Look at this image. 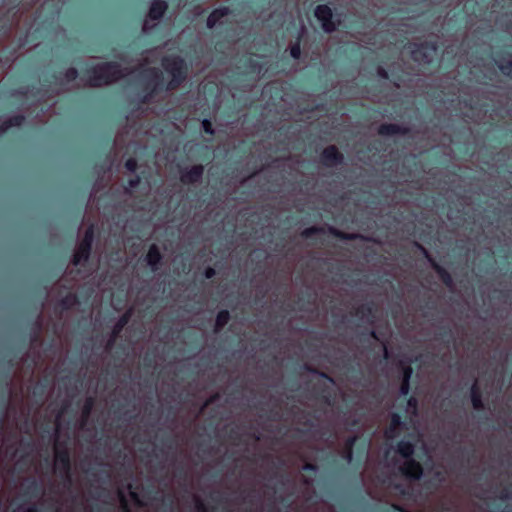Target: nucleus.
Wrapping results in <instances>:
<instances>
[{"label": "nucleus", "instance_id": "nucleus-1", "mask_svg": "<svg viewBox=\"0 0 512 512\" xmlns=\"http://www.w3.org/2000/svg\"><path fill=\"white\" fill-rule=\"evenodd\" d=\"M132 72L127 68L122 69L116 63H101L89 71L87 83L90 87H102L113 84Z\"/></svg>", "mask_w": 512, "mask_h": 512}, {"label": "nucleus", "instance_id": "nucleus-2", "mask_svg": "<svg viewBox=\"0 0 512 512\" xmlns=\"http://www.w3.org/2000/svg\"><path fill=\"white\" fill-rule=\"evenodd\" d=\"M161 65L164 71L169 76L166 89L168 91H175L187 79V65L180 56H166L162 59Z\"/></svg>", "mask_w": 512, "mask_h": 512}, {"label": "nucleus", "instance_id": "nucleus-3", "mask_svg": "<svg viewBox=\"0 0 512 512\" xmlns=\"http://www.w3.org/2000/svg\"><path fill=\"white\" fill-rule=\"evenodd\" d=\"M66 408H62L54 418V467L58 469L65 477L69 478L70 473V457L68 450L58 442V434L60 430V419Z\"/></svg>", "mask_w": 512, "mask_h": 512}, {"label": "nucleus", "instance_id": "nucleus-4", "mask_svg": "<svg viewBox=\"0 0 512 512\" xmlns=\"http://www.w3.org/2000/svg\"><path fill=\"white\" fill-rule=\"evenodd\" d=\"M83 231V236L76 245V248L74 250L71 263L73 265H78L82 261H85L88 259L91 251V245L93 242V236H94V226L93 224L86 225L83 223L80 231Z\"/></svg>", "mask_w": 512, "mask_h": 512}, {"label": "nucleus", "instance_id": "nucleus-5", "mask_svg": "<svg viewBox=\"0 0 512 512\" xmlns=\"http://www.w3.org/2000/svg\"><path fill=\"white\" fill-rule=\"evenodd\" d=\"M144 92L143 103L152 101L156 93L163 88V75L159 69L151 68L143 70Z\"/></svg>", "mask_w": 512, "mask_h": 512}, {"label": "nucleus", "instance_id": "nucleus-6", "mask_svg": "<svg viewBox=\"0 0 512 512\" xmlns=\"http://www.w3.org/2000/svg\"><path fill=\"white\" fill-rule=\"evenodd\" d=\"M168 5L163 0H153L143 23V31L153 29L165 14Z\"/></svg>", "mask_w": 512, "mask_h": 512}, {"label": "nucleus", "instance_id": "nucleus-7", "mask_svg": "<svg viewBox=\"0 0 512 512\" xmlns=\"http://www.w3.org/2000/svg\"><path fill=\"white\" fill-rule=\"evenodd\" d=\"M315 17L321 22L325 32L331 33L336 30V24L332 21L333 13L328 5H318L315 9Z\"/></svg>", "mask_w": 512, "mask_h": 512}, {"label": "nucleus", "instance_id": "nucleus-8", "mask_svg": "<svg viewBox=\"0 0 512 512\" xmlns=\"http://www.w3.org/2000/svg\"><path fill=\"white\" fill-rule=\"evenodd\" d=\"M399 469L405 477L415 480L420 479V477L423 474L422 466L420 465L419 462L413 459H408L404 461Z\"/></svg>", "mask_w": 512, "mask_h": 512}, {"label": "nucleus", "instance_id": "nucleus-9", "mask_svg": "<svg viewBox=\"0 0 512 512\" xmlns=\"http://www.w3.org/2000/svg\"><path fill=\"white\" fill-rule=\"evenodd\" d=\"M204 168L202 165H194L189 170L183 172L180 180L184 184H193L201 180Z\"/></svg>", "mask_w": 512, "mask_h": 512}, {"label": "nucleus", "instance_id": "nucleus-10", "mask_svg": "<svg viewBox=\"0 0 512 512\" xmlns=\"http://www.w3.org/2000/svg\"><path fill=\"white\" fill-rule=\"evenodd\" d=\"M342 158V155L334 145L326 147L322 152V159L328 166L336 165L342 161Z\"/></svg>", "mask_w": 512, "mask_h": 512}, {"label": "nucleus", "instance_id": "nucleus-11", "mask_svg": "<svg viewBox=\"0 0 512 512\" xmlns=\"http://www.w3.org/2000/svg\"><path fill=\"white\" fill-rule=\"evenodd\" d=\"M436 48L434 46L428 47V46H421L418 49L412 50V57L415 61L429 63L431 62L432 58L430 55V52H435Z\"/></svg>", "mask_w": 512, "mask_h": 512}, {"label": "nucleus", "instance_id": "nucleus-12", "mask_svg": "<svg viewBox=\"0 0 512 512\" xmlns=\"http://www.w3.org/2000/svg\"><path fill=\"white\" fill-rule=\"evenodd\" d=\"M228 13L229 9L226 7L215 9L214 11H212L207 18L208 28H213L223 17L228 15Z\"/></svg>", "mask_w": 512, "mask_h": 512}, {"label": "nucleus", "instance_id": "nucleus-13", "mask_svg": "<svg viewBox=\"0 0 512 512\" xmlns=\"http://www.w3.org/2000/svg\"><path fill=\"white\" fill-rule=\"evenodd\" d=\"M406 129L402 130L400 126L396 124H382L378 128V133L380 135H395V134H404L406 133Z\"/></svg>", "mask_w": 512, "mask_h": 512}, {"label": "nucleus", "instance_id": "nucleus-14", "mask_svg": "<svg viewBox=\"0 0 512 512\" xmlns=\"http://www.w3.org/2000/svg\"><path fill=\"white\" fill-rule=\"evenodd\" d=\"M471 400H472L474 409L479 410V409L483 408L480 388L478 386L477 380L474 381V383L471 387Z\"/></svg>", "mask_w": 512, "mask_h": 512}, {"label": "nucleus", "instance_id": "nucleus-15", "mask_svg": "<svg viewBox=\"0 0 512 512\" xmlns=\"http://www.w3.org/2000/svg\"><path fill=\"white\" fill-rule=\"evenodd\" d=\"M147 263L155 267L161 260V254L157 247V245L152 244L148 250L147 256H146Z\"/></svg>", "mask_w": 512, "mask_h": 512}, {"label": "nucleus", "instance_id": "nucleus-16", "mask_svg": "<svg viewBox=\"0 0 512 512\" xmlns=\"http://www.w3.org/2000/svg\"><path fill=\"white\" fill-rule=\"evenodd\" d=\"M25 118L22 115H14L8 118L1 126H0V134L5 132L8 128L12 126H20L24 122Z\"/></svg>", "mask_w": 512, "mask_h": 512}, {"label": "nucleus", "instance_id": "nucleus-17", "mask_svg": "<svg viewBox=\"0 0 512 512\" xmlns=\"http://www.w3.org/2000/svg\"><path fill=\"white\" fill-rule=\"evenodd\" d=\"M93 406H94V399L92 397H88L86 398L84 404H83V407H82V411H81V424L84 425L85 422L88 420L89 416H90V413L93 409Z\"/></svg>", "mask_w": 512, "mask_h": 512}, {"label": "nucleus", "instance_id": "nucleus-18", "mask_svg": "<svg viewBox=\"0 0 512 512\" xmlns=\"http://www.w3.org/2000/svg\"><path fill=\"white\" fill-rule=\"evenodd\" d=\"M397 451L404 458L410 459L414 453V446L409 442H400Z\"/></svg>", "mask_w": 512, "mask_h": 512}, {"label": "nucleus", "instance_id": "nucleus-19", "mask_svg": "<svg viewBox=\"0 0 512 512\" xmlns=\"http://www.w3.org/2000/svg\"><path fill=\"white\" fill-rule=\"evenodd\" d=\"M229 312L226 310L220 311L215 321V331L221 330L229 321Z\"/></svg>", "mask_w": 512, "mask_h": 512}, {"label": "nucleus", "instance_id": "nucleus-20", "mask_svg": "<svg viewBox=\"0 0 512 512\" xmlns=\"http://www.w3.org/2000/svg\"><path fill=\"white\" fill-rule=\"evenodd\" d=\"M77 304L78 300L75 294H69L61 301V305L65 309H70Z\"/></svg>", "mask_w": 512, "mask_h": 512}, {"label": "nucleus", "instance_id": "nucleus-21", "mask_svg": "<svg viewBox=\"0 0 512 512\" xmlns=\"http://www.w3.org/2000/svg\"><path fill=\"white\" fill-rule=\"evenodd\" d=\"M499 67L504 74L512 77V56L501 61Z\"/></svg>", "mask_w": 512, "mask_h": 512}, {"label": "nucleus", "instance_id": "nucleus-22", "mask_svg": "<svg viewBox=\"0 0 512 512\" xmlns=\"http://www.w3.org/2000/svg\"><path fill=\"white\" fill-rule=\"evenodd\" d=\"M117 494L119 498L120 508L123 510V512H131L130 508L128 507V502L126 500L124 492L119 489Z\"/></svg>", "mask_w": 512, "mask_h": 512}, {"label": "nucleus", "instance_id": "nucleus-23", "mask_svg": "<svg viewBox=\"0 0 512 512\" xmlns=\"http://www.w3.org/2000/svg\"><path fill=\"white\" fill-rule=\"evenodd\" d=\"M434 267L438 271V273L441 274L443 282L450 287L452 285L451 276L438 265L434 264Z\"/></svg>", "mask_w": 512, "mask_h": 512}, {"label": "nucleus", "instance_id": "nucleus-24", "mask_svg": "<svg viewBox=\"0 0 512 512\" xmlns=\"http://www.w3.org/2000/svg\"><path fill=\"white\" fill-rule=\"evenodd\" d=\"M193 500L197 512H207V508L199 496L194 495Z\"/></svg>", "mask_w": 512, "mask_h": 512}, {"label": "nucleus", "instance_id": "nucleus-25", "mask_svg": "<svg viewBox=\"0 0 512 512\" xmlns=\"http://www.w3.org/2000/svg\"><path fill=\"white\" fill-rule=\"evenodd\" d=\"M78 76V72L75 68H69L66 72H65V79L67 82H71V81H74Z\"/></svg>", "mask_w": 512, "mask_h": 512}, {"label": "nucleus", "instance_id": "nucleus-26", "mask_svg": "<svg viewBox=\"0 0 512 512\" xmlns=\"http://www.w3.org/2000/svg\"><path fill=\"white\" fill-rule=\"evenodd\" d=\"M14 401H15V396L13 394V391L10 390V396H9V404H8V408L6 410V417L9 418L12 414V411H13V406H14Z\"/></svg>", "mask_w": 512, "mask_h": 512}, {"label": "nucleus", "instance_id": "nucleus-27", "mask_svg": "<svg viewBox=\"0 0 512 512\" xmlns=\"http://www.w3.org/2000/svg\"><path fill=\"white\" fill-rule=\"evenodd\" d=\"M125 167L127 168L128 171L130 172H134L137 168V161L136 159L134 158H129L126 163H125Z\"/></svg>", "mask_w": 512, "mask_h": 512}, {"label": "nucleus", "instance_id": "nucleus-28", "mask_svg": "<svg viewBox=\"0 0 512 512\" xmlns=\"http://www.w3.org/2000/svg\"><path fill=\"white\" fill-rule=\"evenodd\" d=\"M129 318H130V314L128 312L123 314V316L116 323V324H118L119 329H123V327L128 323Z\"/></svg>", "mask_w": 512, "mask_h": 512}, {"label": "nucleus", "instance_id": "nucleus-29", "mask_svg": "<svg viewBox=\"0 0 512 512\" xmlns=\"http://www.w3.org/2000/svg\"><path fill=\"white\" fill-rule=\"evenodd\" d=\"M400 425V417L396 414L392 415L390 429H397Z\"/></svg>", "mask_w": 512, "mask_h": 512}, {"label": "nucleus", "instance_id": "nucleus-30", "mask_svg": "<svg viewBox=\"0 0 512 512\" xmlns=\"http://www.w3.org/2000/svg\"><path fill=\"white\" fill-rule=\"evenodd\" d=\"M202 128L204 129L205 132L207 133H213L214 130L212 128V124L209 120H203L202 121Z\"/></svg>", "mask_w": 512, "mask_h": 512}, {"label": "nucleus", "instance_id": "nucleus-31", "mask_svg": "<svg viewBox=\"0 0 512 512\" xmlns=\"http://www.w3.org/2000/svg\"><path fill=\"white\" fill-rule=\"evenodd\" d=\"M291 56L295 59L299 58L300 56V46L299 44H296L291 47L290 49Z\"/></svg>", "mask_w": 512, "mask_h": 512}, {"label": "nucleus", "instance_id": "nucleus-32", "mask_svg": "<svg viewBox=\"0 0 512 512\" xmlns=\"http://www.w3.org/2000/svg\"><path fill=\"white\" fill-rule=\"evenodd\" d=\"M400 391L402 394L406 395L409 391V381H407V379H403L402 380V383H401V386H400Z\"/></svg>", "mask_w": 512, "mask_h": 512}, {"label": "nucleus", "instance_id": "nucleus-33", "mask_svg": "<svg viewBox=\"0 0 512 512\" xmlns=\"http://www.w3.org/2000/svg\"><path fill=\"white\" fill-rule=\"evenodd\" d=\"M412 374V368L410 366H406L403 370V379H407L409 381Z\"/></svg>", "mask_w": 512, "mask_h": 512}, {"label": "nucleus", "instance_id": "nucleus-34", "mask_svg": "<svg viewBox=\"0 0 512 512\" xmlns=\"http://www.w3.org/2000/svg\"><path fill=\"white\" fill-rule=\"evenodd\" d=\"M130 497L132 498V500L134 501V503L136 505H138V506L142 505L137 493L130 491Z\"/></svg>", "mask_w": 512, "mask_h": 512}, {"label": "nucleus", "instance_id": "nucleus-35", "mask_svg": "<svg viewBox=\"0 0 512 512\" xmlns=\"http://www.w3.org/2000/svg\"><path fill=\"white\" fill-rule=\"evenodd\" d=\"M140 183V178L138 176H135L133 179L129 181V186L131 188L136 187Z\"/></svg>", "mask_w": 512, "mask_h": 512}, {"label": "nucleus", "instance_id": "nucleus-36", "mask_svg": "<svg viewBox=\"0 0 512 512\" xmlns=\"http://www.w3.org/2000/svg\"><path fill=\"white\" fill-rule=\"evenodd\" d=\"M377 72L380 77H382L384 79L388 78V73L386 72V70L383 67H379Z\"/></svg>", "mask_w": 512, "mask_h": 512}, {"label": "nucleus", "instance_id": "nucleus-37", "mask_svg": "<svg viewBox=\"0 0 512 512\" xmlns=\"http://www.w3.org/2000/svg\"><path fill=\"white\" fill-rule=\"evenodd\" d=\"M214 274H215V270L211 267L207 268L205 271L206 278H211L214 276Z\"/></svg>", "mask_w": 512, "mask_h": 512}, {"label": "nucleus", "instance_id": "nucleus-38", "mask_svg": "<svg viewBox=\"0 0 512 512\" xmlns=\"http://www.w3.org/2000/svg\"><path fill=\"white\" fill-rule=\"evenodd\" d=\"M122 329H119L118 324H115L113 331H112V338H116L117 335L121 332Z\"/></svg>", "mask_w": 512, "mask_h": 512}, {"label": "nucleus", "instance_id": "nucleus-39", "mask_svg": "<svg viewBox=\"0 0 512 512\" xmlns=\"http://www.w3.org/2000/svg\"><path fill=\"white\" fill-rule=\"evenodd\" d=\"M315 231H316V228L312 227V228L305 229L302 234L305 237H308V236H310Z\"/></svg>", "mask_w": 512, "mask_h": 512}, {"label": "nucleus", "instance_id": "nucleus-40", "mask_svg": "<svg viewBox=\"0 0 512 512\" xmlns=\"http://www.w3.org/2000/svg\"><path fill=\"white\" fill-rule=\"evenodd\" d=\"M23 512H37V509L35 507H28Z\"/></svg>", "mask_w": 512, "mask_h": 512}, {"label": "nucleus", "instance_id": "nucleus-41", "mask_svg": "<svg viewBox=\"0 0 512 512\" xmlns=\"http://www.w3.org/2000/svg\"><path fill=\"white\" fill-rule=\"evenodd\" d=\"M408 404L409 406L416 405V400L414 398H410Z\"/></svg>", "mask_w": 512, "mask_h": 512}, {"label": "nucleus", "instance_id": "nucleus-42", "mask_svg": "<svg viewBox=\"0 0 512 512\" xmlns=\"http://www.w3.org/2000/svg\"><path fill=\"white\" fill-rule=\"evenodd\" d=\"M384 354H385V357H387V356H388V355H387V348H386V346H384Z\"/></svg>", "mask_w": 512, "mask_h": 512}, {"label": "nucleus", "instance_id": "nucleus-43", "mask_svg": "<svg viewBox=\"0 0 512 512\" xmlns=\"http://www.w3.org/2000/svg\"><path fill=\"white\" fill-rule=\"evenodd\" d=\"M210 402H212V399L205 402L204 406H207Z\"/></svg>", "mask_w": 512, "mask_h": 512}, {"label": "nucleus", "instance_id": "nucleus-44", "mask_svg": "<svg viewBox=\"0 0 512 512\" xmlns=\"http://www.w3.org/2000/svg\"><path fill=\"white\" fill-rule=\"evenodd\" d=\"M345 237H346V238H348V239L353 238V236H352V235H348V236H345Z\"/></svg>", "mask_w": 512, "mask_h": 512}, {"label": "nucleus", "instance_id": "nucleus-45", "mask_svg": "<svg viewBox=\"0 0 512 512\" xmlns=\"http://www.w3.org/2000/svg\"><path fill=\"white\" fill-rule=\"evenodd\" d=\"M372 337L376 338L375 332L371 333Z\"/></svg>", "mask_w": 512, "mask_h": 512}, {"label": "nucleus", "instance_id": "nucleus-46", "mask_svg": "<svg viewBox=\"0 0 512 512\" xmlns=\"http://www.w3.org/2000/svg\"><path fill=\"white\" fill-rule=\"evenodd\" d=\"M348 455H349V460H350V459H351V456H352L351 451H349V454H348Z\"/></svg>", "mask_w": 512, "mask_h": 512}]
</instances>
